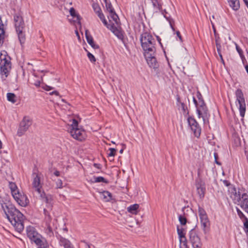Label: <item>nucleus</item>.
Segmentation results:
<instances>
[{"label":"nucleus","instance_id":"49","mask_svg":"<svg viewBox=\"0 0 248 248\" xmlns=\"http://www.w3.org/2000/svg\"><path fill=\"white\" fill-rule=\"evenodd\" d=\"M46 232L50 236L53 234L52 229L50 227L48 226L46 229Z\"/></svg>","mask_w":248,"mask_h":248},{"label":"nucleus","instance_id":"11","mask_svg":"<svg viewBox=\"0 0 248 248\" xmlns=\"http://www.w3.org/2000/svg\"><path fill=\"white\" fill-rule=\"evenodd\" d=\"M197 112L199 118L202 117L203 122L205 123V118L207 117L208 110L203 99H201V100L198 102Z\"/></svg>","mask_w":248,"mask_h":248},{"label":"nucleus","instance_id":"6","mask_svg":"<svg viewBox=\"0 0 248 248\" xmlns=\"http://www.w3.org/2000/svg\"><path fill=\"white\" fill-rule=\"evenodd\" d=\"M120 19L115 23L112 20L109 19V23L107 22V27L119 39L123 40L124 35L122 33L121 29L120 27Z\"/></svg>","mask_w":248,"mask_h":248},{"label":"nucleus","instance_id":"50","mask_svg":"<svg viewBox=\"0 0 248 248\" xmlns=\"http://www.w3.org/2000/svg\"><path fill=\"white\" fill-rule=\"evenodd\" d=\"M176 33L177 36L179 38L180 41L182 42L183 41L182 37L181 35V34H180V32H179V31H177L176 32Z\"/></svg>","mask_w":248,"mask_h":248},{"label":"nucleus","instance_id":"34","mask_svg":"<svg viewBox=\"0 0 248 248\" xmlns=\"http://www.w3.org/2000/svg\"><path fill=\"white\" fill-rule=\"evenodd\" d=\"M187 121L190 126H191L195 124L196 125L197 124H198L195 120V119L191 117H189L188 118Z\"/></svg>","mask_w":248,"mask_h":248},{"label":"nucleus","instance_id":"33","mask_svg":"<svg viewBox=\"0 0 248 248\" xmlns=\"http://www.w3.org/2000/svg\"><path fill=\"white\" fill-rule=\"evenodd\" d=\"M198 212L200 218L207 216L205 211L202 207H199Z\"/></svg>","mask_w":248,"mask_h":248},{"label":"nucleus","instance_id":"37","mask_svg":"<svg viewBox=\"0 0 248 248\" xmlns=\"http://www.w3.org/2000/svg\"><path fill=\"white\" fill-rule=\"evenodd\" d=\"M4 31L3 29L0 28V45L2 44L4 36Z\"/></svg>","mask_w":248,"mask_h":248},{"label":"nucleus","instance_id":"21","mask_svg":"<svg viewBox=\"0 0 248 248\" xmlns=\"http://www.w3.org/2000/svg\"><path fill=\"white\" fill-rule=\"evenodd\" d=\"M201 220V223L202 224V226L203 228V230L205 233L206 232V229L209 227L210 225V223L209 219L208 218L207 216L203 217H202L200 218Z\"/></svg>","mask_w":248,"mask_h":248},{"label":"nucleus","instance_id":"26","mask_svg":"<svg viewBox=\"0 0 248 248\" xmlns=\"http://www.w3.org/2000/svg\"><path fill=\"white\" fill-rule=\"evenodd\" d=\"M70 13L71 16H72L73 17L76 18V19L75 20V21H77L78 23L80 24V16L77 14L76 13V11L74 9V8H71L70 9Z\"/></svg>","mask_w":248,"mask_h":248},{"label":"nucleus","instance_id":"47","mask_svg":"<svg viewBox=\"0 0 248 248\" xmlns=\"http://www.w3.org/2000/svg\"><path fill=\"white\" fill-rule=\"evenodd\" d=\"M180 107L181 108V109L184 112H186V110H187V107L185 105V104L183 102H180Z\"/></svg>","mask_w":248,"mask_h":248},{"label":"nucleus","instance_id":"7","mask_svg":"<svg viewBox=\"0 0 248 248\" xmlns=\"http://www.w3.org/2000/svg\"><path fill=\"white\" fill-rule=\"evenodd\" d=\"M78 122L75 119H73L71 124L72 128L70 131L71 136L78 140H82L84 139V131L78 128Z\"/></svg>","mask_w":248,"mask_h":248},{"label":"nucleus","instance_id":"31","mask_svg":"<svg viewBox=\"0 0 248 248\" xmlns=\"http://www.w3.org/2000/svg\"><path fill=\"white\" fill-rule=\"evenodd\" d=\"M60 244L61 246H64L65 245H66L67 243H68L70 241L68 240V239L62 237V236H61L60 237Z\"/></svg>","mask_w":248,"mask_h":248},{"label":"nucleus","instance_id":"51","mask_svg":"<svg viewBox=\"0 0 248 248\" xmlns=\"http://www.w3.org/2000/svg\"><path fill=\"white\" fill-rule=\"evenodd\" d=\"M64 248H74L71 242H69L68 243H67L66 245L64 246Z\"/></svg>","mask_w":248,"mask_h":248},{"label":"nucleus","instance_id":"62","mask_svg":"<svg viewBox=\"0 0 248 248\" xmlns=\"http://www.w3.org/2000/svg\"><path fill=\"white\" fill-rule=\"evenodd\" d=\"M156 38H157V40L158 43L162 46V44L161 43V39L158 36H157Z\"/></svg>","mask_w":248,"mask_h":248},{"label":"nucleus","instance_id":"24","mask_svg":"<svg viewBox=\"0 0 248 248\" xmlns=\"http://www.w3.org/2000/svg\"><path fill=\"white\" fill-rule=\"evenodd\" d=\"M230 6L235 11L237 10L240 7L239 0H228Z\"/></svg>","mask_w":248,"mask_h":248},{"label":"nucleus","instance_id":"18","mask_svg":"<svg viewBox=\"0 0 248 248\" xmlns=\"http://www.w3.org/2000/svg\"><path fill=\"white\" fill-rule=\"evenodd\" d=\"M93 7L94 11L97 14L98 16L102 20L105 25H107V21L105 19L104 15L101 12V10L97 4L93 3Z\"/></svg>","mask_w":248,"mask_h":248},{"label":"nucleus","instance_id":"52","mask_svg":"<svg viewBox=\"0 0 248 248\" xmlns=\"http://www.w3.org/2000/svg\"><path fill=\"white\" fill-rule=\"evenodd\" d=\"M43 88L46 91H50L53 89V87L47 86V85H45V86Z\"/></svg>","mask_w":248,"mask_h":248},{"label":"nucleus","instance_id":"29","mask_svg":"<svg viewBox=\"0 0 248 248\" xmlns=\"http://www.w3.org/2000/svg\"><path fill=\"white\" fill-rule=\"evenodd\" d=\"M9 187L11 190V193H12V195H13V194H14V193H16V192L19 191L17 189V186L14 183H12V182L10 183H9Z\"/></svg>","mask_w":248,"mask_h":248},{"label":"nucleus","instance_id":"60","mask_svg":"<svg viewBox=\"0 0 248 248\" xmlns=\"http://www.w3.org/2000/svg\"><path fill=\"white\" fill-rule=\"evenodd\" d=\"M38 248H46L47 247V243L46 242V245L43 247V246L37 245Z\"/></svg>","mask_w":248,"mask_h":248},{"label":"nucleus","instance_id":"48","mask_svg":"<svg viewBox=\"0 0 248 248\" xmlns=\"http://www.w3.org/2000/svg\"><path fill=\"white\" fill-rule=\"evenodd\" d=\"M180 243H183V245L186 247V248H188L187 245V240L186 236L185 237V238H183V239H182V241H180Z\"/></svg>","mask_w":248,"mask_h":248},{"label":"nucleus","instance_id":"35","mask_svg":"<svg viewBox=\"0 0 248 248\" xmlns=\"http://www.w3.org/2000/svg\"><path fill=\"white\" fill-rule=\"evenodd\" d=\"M80 245L83 247V248H91L92 246L94 247L92 245H90L85 240H81L80 241Z\"/></svg>","mask_w":248,"mask_h":248},{"label":"nucleus","instance_id":"14","mask_svg":"<svg viewBox=\"0 0 248 248\" xmlns=\"http://www.w3.org/2000/svg\"><path fill=\"white\" fill-rule=\"evenodd\" d=\"M105 3L107 10L109 12V16H108V19H109L115 21L117 23V21L119 20V17L115 12L111 2L109 0H104Z\"/></svg>","mask_w":248,"mask_h":248},{"label":"nucleus","instance_id":"44","mask_svg":"<svg viewBox=\"0 0 248 248\" xmlns=\"http://www.w3.org/2000/svg\"><path fill=\"white\" fill-rule=\"evenodd\" d=\"M62 182L61 179H58L56 182V188H62Z\"/></svg>","mask_w":248,"mask_h":248},{"label":"nucleus","instance_id":"16","mask_svg":"<svg viewBox=\"0 0 248 248\" xmlns=\"http://www.w3.org/2000/svg\"><path fill=\"white\" fill-rule=\"evenodd\" d=\"M41 198L47 204V206L51 208L52 206L53 198L50 194L46 195L44 191H41V193H38Z\"/></svg>","mask_w":248,"mask_h":248},{"label":"nucleus","instance_id":"57","mask_svg":"<svg viewBox=\"0 0 248 248\" xmlns=\"http://www.w3.org/2000/svg\"><path fill=\"white\" fill-rule=\"evenodd\" d=\"M93 166L96 168H98V169H100L101 168V165L100 164H97V163H94L93 164Z\"/></svg>","mask_w":248,"mask_h":248},{"label":"nucleus","instance_id":"27","mask_svg":"<svg viewBox=\"0 0 248 248\" xmlns=\"http://www.w3.org/2000/svg\"><path fill=\"white\" fill-rule=\"evenodd\" d=\"M139 207V205L138 204H134L133 205H130L129 207H128L127 210L129 212L136 214L137 213V209Z\"/></svg>","mask_w":248,"mask_h":248},{"label":"nucleus","instance_id":"2","mask_svg":"<svg viewBox=\"0 0 248 248\" xmlns=\"http://www.w3.org/2000/svg\"><path fill=\"white\" fill-rule=\"evenodd\" d=\"M230 197L233 201L234 203L237 204L248 213V192L244 190L238 189L235 187L229 190Z\"/></svg>","mask_w":248,"mask_h":248},{"label":"nucleus","instance_id":"4","mask_svg":"<svg viewBox=\"0 0 248 248\" xmlns=\"http://www.w3.org/2000/svg\"><path fill=\"white\" fill-rule=\"evenodd\" d=\"M27 235L30 239L33 241L36 245L43 246L46 245V241L40 238V235L35 231V228L32 226H28L26 229Z\"/></svg>","mask_w":248,"mask_h":248},{"label":"nucleus","instance_id":"43","mask_svg":"<svg viewBox=\"0 0 248 248\" xmlns=\"http://www.w3.org/2000/svg\"><path fill=\"white\" fill-rule=\"evenodd\" d=\"M236 211H237V214H238V216L241 219H242V218L245 219V217H247L244 215L243 212L237 207H236Z\"/></svg>","mask_w":248,"mask_h":248},{"label":"nucleus","instance_id":"10","mask_svg":"<svg viewBox=\"0 0 248 248\" xmlns=\"http://www.w3.org/2000/svg\"><path fill=\"white\" fill-rule=\"evenodd\" d=\"M10 62L7 60L5 56H2V55L0 57V68L1 74L4 75L7 78L9 70L11 68Z\"/></svg>","mask_w":248,"mask_h":248},{"label":"nucleus","instance_id":"13","mask_svg":"<svg viewBox=\"0 0 248 248\" xmlns=\"http://www.w3.org/2000/svg\"><path fill=\"white\" fill-rule=\"evenodd\" d=\"M13 197L18 204L22 206H26L29 202L26 195L22 194L19 191L13 194Z\"/></svg>","mask_w":248,"mask_h":248},{"label":"nucleus","instance_id":"58","mask_svg":"<svg viewBox=\"0 0 248 248\" xmlns=\"http://www.w3.org/2000/svg\"><path fill=\"white\" fill-rule=\"evenodd\" d=\"M223 183L226 186H228L230 185V183L227 180H224Z\"/></svg>","mask_w":248,"mask_h":248},{"label":"nucleus","instance_id":"3","mask_svg":"<svg viewBox=\"0 0 248 248\" xmlns=\"http://www.w3.org/2000/svg\"><path fill=\"white\" fill-rule=\"evenodd\" d=\"M140 41L144 52L155 53V41L152 35L145 32L141 35Z\"/></svg>","mask_w":248,"mask_h":248},{"label":"nucleus","instance_id":"55","mask_svg":"<svg viewBox=\"0 0 248 248\" xmlns=\"http://www.w3.org/2000/svg\"><path fill=\"white\" fill-rule=\"evenodd\" d=\"M193 100L195 105L196 108H197L198 102H197V101L196 100V98L194 97H193Z\"/></svg>","mask_w":248,"mask_h":248},{"label":"nucleus","instance_id":"53","mask_svg":"<svg viewBox=\"0 0 248 248\" xmlns=\"http://www.w3.org/2000/svg\"><path fill=\"white\" fill-rule=\"evenodd\" d=\"M33 84L36 87H39L40 85V81L37 80L33 83Z\"/></svg>","mask_w":248,"mask_h":248},{"label":"nucleus","instance_id":"46","mask_svg":"<svg viewBox=\"0 0 248 248\" xmlns=\"http://www.w3.org/2000/svg\"><path fill=\"white\" fill-rule=\"evenodd\" d=\"M236 49L237 51L238 52L239 54L240 55V57L241 58H243L244 57L243 55V51L240 48V47L236 44Z\"/></svg>","mask_w":248,"mask_h":248},{"label":"nucleus","instance_id":"63","mask_svg":"<svg viewBox=\"0 0 248 248\" xmlns=\"http://www.w3.org/2000/svg\"><path fill=\"white\" fill-rule=\"evenodd\" d=\"M53 93H54V94H55V95H56L57 96H58L59 95V93L57 91H53Z\"/></svg>","mask_w":248,"mask_h":248},{"label":"nucleus","instance_id":"8","mask_svg":"<svg viewBox=\"0 0 248 248\" xmlns=\"http://www.w3.org/2000/svg\"><path fill=\"white\" fill-rule=\"evenodd\" d=\"M32 120L28 116L24 117L20 122L19 127L18 129L17 135L19 137L22 136L25 132L29 129V127L32 124Z\"/></svg>","mask_w":248,"mask_h":248},{"label":"nucleus","instance_id":"30","mask_svg":"<svg viewBox=\"0 0 248 248\" xmlns=\"http://www.w3.org/2000/svg\"><path fill=\"white\" fill-rule=\"evenodd\" d=\"M94 183H100V182H103L106 184H108V181L105 179L104 177L102 176H99V177H94Z\"/></svg>","mask_w":248,"mask_h":248},{"label":"nucleus","instance_id":"23","mask_svg":"<svg viewBox=\"0 0 248 248\" xmlns=\"http://www.w3.org/2000/svg\"><path fill=\"white\" fill-rule=\"evenodd\" d=\"M192 131L193 132L194 135L196 137H200L201 135V129L198 124L190 126Z\"/></svg>","mask_w":248,"mask_h":248},{"label":"nucleus","instance_id":"5","mask_svg":"<svg viewBox=\"0 0 248 248\" xmlns=\"http://www.w3.org/2000/svg\"><path fill=\"white\" fill-rule=\"evenodd\" d=\"M198 177L195 180V185L196 188V192L200 199L202 200L206 192V186L204 181L200 176V172L198 173Z\"/></svg>","mask_w":248,"mask_h":248},{"label":"nucleus","instance_id":"19","mask_svg":"<svg viewBox=\"0 0 248 248\" xmlns=\"http://www.w3.org/2000/svg\"><path fill=\"white\" fill-rule=\"evenodd\" d=\"M189 240L191 244L201 241L200 238L198 236L195 230L192 229L189 232Z\"/></svg>","mask_w":248,"mask_h":248},{"label":"nucleus","instance_id":"45","mask_svg":"<svg viewBox=\"0 0 248 248\" xmlns=\"http://www.w3.org/2000/svg\"><path fill=\"white\" fill-rule=\"evenodd\" d=\"M214 158H215V163L218 165H221V163L219 161H218L217 159H218V154L216 152H215L214 153Z\"/></svg>","mask_w":248,"mask_h":248},{"label":"nucleus","instance_id":"54","mask_svg":"<svg viewBox=\"0 0 248 248\" xmlns=\"http://www.w3.org/2000/svg\"><path fill=\"white\" fill-rule=\"evenodd\" d=\"M197 97L198 98L199 101L201 100V99H202L201 94L199 92L197 93Z\"/></svg>","mask_w":248,"mask_h":248},{"label":"nucleus","instance_id":"25","mask_svg":"<svg viewBox=\"0 0 248 248\" xmlns=\"http://www.w3.org/2000/svg\"><path fill=\"white\" fill-rule=\"evenodd\" d=\"M23 30H20L19 31H16L18 34V39L20 44L22 45L24 43L25 41V35L23 31Z\"/></svg>","mask_w":248,"mask_h":248},{"label":"nucleus","instance_id":"22","mask_svg":"<svg viewBox=\"0 0 248 248\" xmlns=\"http://www.w3.org/2000/svg\"><path fill=\"white\" fill-rule=\"evenodd\" d=\"M100 194L105 202H109L112 200V194L108 191H103Z\"/></svg>","mask_w":248,"mask_h":248},{"label":"nucleus","instance_id":"20","mask_svg":"<svg viewBox=\"0 0 248 248\" xmlns=\"http://www.w3.org/2000/svg\"><path fill=\"white\" fill-rule=\"evenodd\" d=\"M85 36L87 39V41L89 45L91 46L94 49H98L99 46L98 45L94 44L93 38L92 36L89 34L88 31L86 30L85 31Z\"/></svg>","mask_w":248,"mask_h":248},{"label":"nucleus","instance_id":"9","mask_svg":"<svg viewBox=\"0 0 248 248\" xmlns=\"http://www.w3.org/2000/svg\"><path fill=\"white\" fill-rule=\"evenodd\" d=\"M235 95L239 106L240 115L242 117H244L246 110V104L242 90L241 89H237L235 92Z\"/></svg>","mask_w":248,"mask_h":248},{"label":"nucleus","instance_id":"61","mask_svg":"<svg viewBox=\"0 0 248 248\" xmlns=\"http://www.w3.org/2000/svg\"><path fill=\"white\" fill-rule=\"evenodd\" d=\"M211 24H212V27L214 29V34H215V35H216V34H217L216 33V29H215V26H214V25L213 24L212 22L211 21Z\"/></svg>","mask_w":248,"mask_h":248},{"label":"nucleus","instance_id":"40","mask_svg":"<svg viewBox=\"0 0 248 248\" xmlns=\"http://www.w3.org/2000/svg\"><path fill=\"white\" fill-rule=\"evenodd\" d=\"M193 248H202V243L201 241H200L198 242L194 243L191 244Z\"/></svg>","mask_w":248,"mask_h":248},{"label":"nucleus","instance_id":"36","mask_svg":"<svg viewBox=\"0 0 248 248\" xmlns=\"http://www.w3.org/2000/svg\"><path fill=\"white\" fill-rule=\"evenodd\" d=\"M179 221L182 225H186L187 222L186 218L182 215L179 216Z\"/></svg>","mask_w":248,"mask_h":248},{"label":"nucleus","instance_id":"59","mask_svg":"<svg viewBox=\"0 0 248 248\" xmlns=\"http://www.w3.org/2000/svg\"><path fill=\"white\" fill-rule=\"evenodd\" d=\"M0 28L3 29V24L2 21L1 19V16H0Z\"/></svg>","mask_w":248,"mask_h":248},{"label":"nucleus","instance_id":"12","mask_svg":"<svg viewBox=\"0 0 248 248\" xmlns=\"http://www.w3.org/2000/svg\"><path fill=\"white\" fill-rule=\"evenodd\" d=\"M144 55L149 66L154 69L157 68L159 64L155 57V53L144 52Z\"/></svg>","mask_w":248,"mask_h":248},{"label":"nucleus","instance_id":"41","mask_svg":"<svg viewBox=\"0 0 248 248\" xmlns=\"http://www.w3.org/2000/svg\"><path fill=\"white\" fill-rule=\"evenodd\" d=\"M215 41L217 53L218 54H220V52H221V45L220 43L218 42L217 39H215Z\"/></svg>","mask_w":248,"mask_h":248},{"label":"nucleus","instance_id":"64","mask_svg":"<svg viewBox=\"0 0 248 248\" xmlns=\"http://www.w3.org/2000/svg\"><path fill=\"white\" fill-rule=\"evenodd\" d=\"M177 101L178 103H179L180 104V98L179 96H177Z\"/></svg>","mask_w":248,"mask_h":248},{"label":"nucleus","instance_id":"42","mask_svg":"<svg viewBox=\"0 0 248 248\" xmlns=\"http://www.w3.org/2000/svg\"><path fill=\"white\" fill-rule=\"evenodd\" d=\"M245 221L244 222V230L246 233H248V219L245 217Z\"/></svg>","mask_w":248,"mask_h":248},{"label":"nucleus","instance_id":"38","mask_svg":"<svg viewBox=\"0 0 248 248\" xmlns=\"http://www.w3.org/2000/svg\"><path fill=\"white\" fill-rule=\"evenodd\" d=\"M87 56L92 62H96V59L94 56L90 52H88Z\"/></svg>","mask_w":248,"mask_h":248},{"label":"nucleus","instance_id":"17","mask_svg":"<svg viewBox=\"0 0 248 248\" xmlns=\"http://www.w3.org/2000/svg\"><path fill=\"white\" fill-rule=\"evenodd\" d=\"M33 180L32 185L35 190L38 193H41L42 186L40 184V178L38 174L36 173L33 174Z\"/></svg>","mask_w":248,"mask_h":248},{"label":"nucleus","instance_id":"1","mask_svg":"<svg viewBox=\"0 0 248 248\" xmlns=\"http://www.w3.org/2000/svg\"><path fill=\"white\" fill-rule=\"evenodd\" d=\"M0 204L7 218L16 230L18 232H21L24 229L23 214L8 200H0Z\"/></svg>","mask_w":248,"mask_h":248},{"label":"nucleus","instance_id":"32","mask_svg":"<svg viewBox=\"0 0 248 248\" xmlns=\"http://www.w3.org/2000/svg\"><path fill=\"white\" fill-rule=\"evenodd\" d=\"M177 233L179 235L180 241H182V239H183V238H185V234L183 232V229H180L178 227L177 228Z\"/></svg>","mask_w":248,"mask_h":248},{"label":"nucleus","instance_id":"15","mask_svg":"<svg viewBox=\"0 0 248 248\" xmlns=\"http://www.w3.org/2000/svg\"><path fill=\"white\" fill-rule=\"evenodd\" d=\"M14 20L16 31L24 30L25 28V23L20 14H16L14 16Z\"/></svg>","mask_w":248,"mask_h":248},{"label":"nucleus","instance_id":"39","mask_svg":"<svg viewBox=\"0 0 248 248\" xmlns=\"http://www.w3.org/2000/svg\"><path fill=\"white\" fill-rule=\"evenodd\" d=\"M110 152L108 154V157H113L115 155L116 150L114 148H110L109 149Z\"/></svg>","mask_w":248,"mask_h":248},{"label":"nucleus","instance_id":"28","mask_svg":"<svg viewBox=\"0 0 248 248\" xmlns=\"http://www.w3.org/2000/svg\"><path fill=\"white\" fill-rule=\"evenodd\" d=\"M7 100L9 101L12 102L13 103H15L16 102V96L13 93H9L7 94Z\"/></svg>","mask_w":248,"mask_h":248},{"label":"nucleus","instance_id":"56","mask_svg":"<svg viewBox=\"0 0 248 248\" xmlns=\"http://www.w3.org/2000/svg\"><path fill=\"white\" fill-rule=\"evenodd\" d=\"M54 174L56 176H59L60 175V172L58 170H56L54 171Z\"/></svg>","mask_w":248,"mask_h":248}]
</instances>
